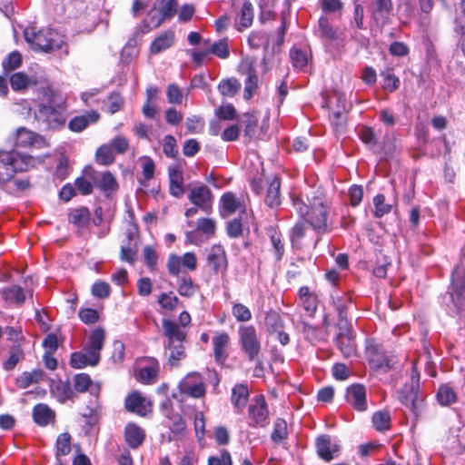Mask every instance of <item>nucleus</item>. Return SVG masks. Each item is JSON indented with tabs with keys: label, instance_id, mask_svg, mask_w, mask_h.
<instances>
[{
	"label": "nucleus",
	"instance_id": "23",
	"mask_svg": "<svg viewBox=\"0 0 465 465\" xmlns=\"http://www.w3.org/2000/svg\"><path fill=\"white\" fill-rule=\"evenodd\" d=\"M44 142V138L25 127H20L16 131L15 148L12 151H17L22 148H30Z\"/></svg>",
	"mask_w": 465,
	"mask_h": 465
},
{
	"label": "nucleus",
	"instance_id": "44",
	"mask_svg": "<svg viewBox=\"0 0 465 465\" xmlns=\"http://www.w3.org/2000/svg\"><path fill=\"white\" fill-rule=\"evenodd\" d=\"M44 371L40 369H34L31 371H24L15 379V385L19 389H26L43 380Z\"/></svg>",
	"mask_w": 465,
	"mask_h": 465
},
{
	"label": "nucleus",
	"instance_id": "62",
	"mask_svg": "<svg viewBox=\"0 0 465 465\" xmlns=\"http://www.w3.org/2000/svg\"><path fill=\"white\" fill-rule=\"evenodd\" d=\"M95 159L99 164L110 165L114 162V154L109 144L99 146L95 153Z\"/></svg>",
	"mask_w": 465,
	"mask_h": 465
},
{
	"label": "nucleus",
	"instance_id": "59",
	"mask_svg": "<svg viewBox=\"0 0 465 465\" xmlns=\"http://www.w3.org/2000/svg\"><path fill=\"white\" fill-rule=\"evenodd\" d=\"M71 452V435L68 432H63L58 435L55 442V457L60 459Z\"/></svg>",
	"mask_w": 465,
	"mask_h": 465
},
{
	"label": "nucleus",
	"instance_id": "57",
	"mask_svg": "<svg viewBox=\"0 0 465 465\" xmlns=\"http://www.w3.org/2000/svg\"><path fill=\"white\" fill-rule=\"evenodd\" d=\"M437 400L442 406H449L457 401V394L449 385H440L437 391Z\"/></svg>",
	"mask_w": 465,
	"mask_h": 465
},
{
	"label": "nucleus",
	"instance_id": "63",
	"mask_svg": "<svg viewBox=\"0 0 465 465\" xmlns=\"http://www.w3.org/2000/svg\"><path fill=\"white\" fill-rule=\"evenodd\" d=\"M195 231L212 238L215 235L216 222L212 218H200L197 220Z\"/></svg>",
	"mask_w": 465,
	"mask_h": 465
},
{
	"label": "nucleus",
	"instance_id": "14",
	"mask_svg": "<svg viewBox=\"0 0 465 465\" xmlns=\"http://www.w3.org/2000/svg\"><path fill=\"white\" fill-rule=\"evenodd\" d=\"M401 402L407 407L415 417H418L422 398L420 396V384L418 380L406 383L400 394Z\"/></svg>",
	"mask_w": 465,
	"mask_h": 465
},
{
	"label": "nucleus",
	"instance_id": "12",
	"mask_svg": "<svg viewBox=\"0 0 465 465\" xmlns=\"http://www.w3.org/2000/svg\"><path fill=\"white\" fill-rule=\"evenodd\" d=\"M181 395L200 399L206 393L205 384L198 372L188 373L178 384Z\"/></svg>",
	"mask_w": 465,
	"mask_h": 465
},
{
	"label": "nucleus",
	"instance_id": "15",
	"mask_svg": "<svg viewBox=\"0 0 465 465\" xmlns=\"http://www.w3.org/2000/svg\"><path fill=\"white\" fill-rule=\"evenodd\" d=\"M124 408L128 412L145 417L152 411V402L140 391H133L125 397Z\"/></svg>",
	"mask_w": 465,
	"mask_h": 465
},
{
	"label": "nucleus",
	"instance_id": "33",
	"mask_svg": "<svg viewBox=\"0 0 465 465\" xmlns=\"http://www.w3.org/2000/svg\"><path fill=\"white\" fill-rule=\"evenodd\" d=\"M372 15L376 22L385 24L388 22L393 10L391 0H373Z\"/></svg>",
	"mask_w": 465,
	"mask_h": 465
},
{
	"label": "nucleus",
	"instance_id": "36",
	"mask_svg": "<svg viewBox=\"0 0 465 465\" xmlns=\"http://www.w3.org/2000/svg\"><path fill=\"white\" fill-rule=\"evenodd\" d=\"M175 40L174 32L172 30H165L158 35L150 45V53L157 54L168 48H170Z\"/></svg>",
	"mask_w": 465,
	"mask_h": 465
},
{
	"label": "nucleus",
	"instance_id": "47",
	"mask_svg": "<svg viewBox=\"0 0 465 465\" xmlns=\"http://www.w3.org/2000/svg\"><path fill=\"white\" fill-rule=\"evenodd\" d=\"M91 219L90 211L87 207H80L72 210L68 214L69 223L78 228H84L88 225Z\"/></svg>",
	"mask_w": 465,
	"mask_h": 465
},
{
	"label": "nucleus",
	"instance_id": "40",
	"mask_svg": "<svg viewBox=\"0 0 465 465\" xmlns=\"http://www.w3.org/2000/svg\"><path fill=\"white\" fill-rule=\"evenodd\" d=\"M100 359L97 357L94 360L89 354L88 348L84 347L83 351H75L71 354L70 365L74 369H82L88 365L95 366L99 363Z\"/></svg>",
	"mask_w": 465,
	"mask_h": 465
},
{
	"label": "nucleus",
	"instance_id": "7",
	"mask_svg": "<svg viewBox=\"0 0 465 465\" xmlns=\"http://www.w3.org/2000/svg\"><path fill=\"white\" fill-rule=\"evenodd\" d=\"M308 226L305 223L299 222L292 229L291 242L294 249L315 248L321 241L322 234H315L314 232L310 234Z\"/></svg>",
	"mask_w": 465,
	"mask_h": 465
},
{
	"label": "nucleus",
	"instance_id": "60",
	"mask_svg": "<svg viewBox=\"0 0 465 465\" xmlns=\"http://www.w3.org/2000/svg\"><path fill=\"white\" fill-rule=\"evenodd\" d=\"M21 64V54L18 51H13L2 61L3 72L7 76L10 72L19 68Z\"/></svg>",
	"mask_w": 465,
	"mask_h": 465
},
{
	"label": "nucleus",
	"instance_id": "1",
	"mask_svg": "<svg viewBox=\"0 0 465 465\" xmlns=\"http://www.w3.org/2000/svg\"><path fill=\"white\" fill-rule=\"evenodd\" d=\"M299 196H292V205L302 222L311 226L315 234L329 233L333 226L328 223L330 204L320 189H312Z\"/></svg>",
	"mask_w": 465,
	"mask_h": 465
},
{
	"label": "nucleus",
	"instance_id": "17",
	"mask_svg": "<svg viewBox=\"0 0 465 465\" xmlns=\"http://www.w3.org/2000/svg\"><path fill=\"white\" fill-rule=\"evenodd\" d=\"M331 304L337 313L336 327L351 325L348 319V312L352 305V297L351 294L343 292L341 294L331 295Z\"/></svg>",
	"mask_w": 465,
	"mask_h": 465
},
{
	"label": "nucleus",
	"instance_id": "6",
	"mask_svg": "<svg viewBox=\"0 0 465 465\" xmlns=\"http://www.w3.org/2000/svg\"><path fill=\"white\" fill-rule=\"evenodd\" d=\"M238 334L241 350L247 356L248 361L257 360L262 351V343L256 328L253 325L241 326Z\"/></svg>",
	"mask_w": 465,
	"mask_h": 465
},
{
	"label": "nucleus",
	"instance_id": "11",
	"mask_svg": "<svg viewBox=\"0 0 465 465\" xmlns=\"http://www.w3.org/2000/svg\"><path fill=\"white\" fill-rule=\"evenodd\" d=\"M337 332L334 342L343 357L350 358L357 353L355 333L352 325L336 327Z\"/></svg>",
	"mask_w": 465,
	"mask_h": 465
},
{
	"label": "nucleus",
	"instance_id": "53",
	"mask_svg": "<svg viewBox=\"0 0 465 465\" xmlns=\"http://www.w3.org/2000/svg\"><path fill=\"white\" fill-rule=\"evenodd\" d=\"M199 291L198 284L194 283L189 275H183L178 282V293L186 298H191Z\"/></svg>",
	"mask_w": 465,
	"mask_h": 465
},
{
	"label": "nucleus",
	"instance_id": "29",
	"mask_svg": "<svg viewBox=\"0 0 465 465\" xmlns=\"http://www.w3.org/2000/svg\"><path fill=\"white\" fill-rule=\"evenodd\" d=\"M10 85L13 91L25 93L30 87L35 86L38 81L35 76H30L25 72H16L9 76Z\"/></svg>",
	"mask_w": 465,
	"mask_h": 465
},
{
	"label": "nucleus",
	"instance_id": "58",
	"mask_svg": "<svg viewBox=\"0 0 465 465\" xmlns=\"http://www.w3.org/2000/svg\"><path fill=\"white\" fill-rule=\"evenodd\" d=\"M288 438L287 422L282 418H277L274 421L273 430L271 433V440L274 443H281Z\"/></svg>",
	"mask_w": 465,
	"mask_h": 465
},
{
	"label": "nucleus",
	"instance_id": "25",
	"mask_svg": "<svg viewBox=\"0 0 465 465\" xmlns=\"http://www.w3.org/2000/svg\"><path fill=\"white\" fill-rule=\"evenodd\" d=\"M96 182V171L92 166H85L83 175L74 181L75 190L82 195H89L94 191V183Z\"/></svg>",
	"mask_w": 465,
	"mask_h": 465
},
{
	"label": "nucleus",
	"instance_id": "49",
	"mask_svg": "<svg viewBox=\"0 0 465 465\" xmlns=\"http://www.w3.org/2000/svg\"><path fill=\"white\" fill-rule=\"evenodd\" d=\"M242 124H243L244 138H246L249 143L256 135L258 117L254 114L245 113L242 115Z\"/></svg>",
	"mask_w": 465,
	"mask_h": 465
},
{
	"label": "nucleus",
	"instance_id": "16",
	"mask_svg": "<svg viewBox=\"0 0 465 465\" xmlns=\"http://www.w3.org/2000/svg\"><path fill=\"white\" fill-rule=\"evenodd\" d=\"M315 448L318 457L325 462L331 461L341 452L340 444L332 443L328 434H322L315 439Z\"/></svg>",
	"mask_w": 465,
	"mask_h": 465
},
{
	"label": "nucleus",
	"instance_id": "42",
	"mask_svg": "<svg viewBox=\"0 0 465 465\" xmlns=\"http://www.w3.org/2000/svg\"><path fill=\"white\" fill-rule=\"evenodd\" d=\"M54 417V411L46 404L38 403L33 409L34 421L39 426H46Z\"/></svg>",
	"mask_w": 465,
	"mask_h": 465
},
{
	"label": "nucleus",
	"instance_id": "8",
	"mask_svg": "<svg viewBox=\"0 0 465 465\" xmlns=\"http://www.w3.org/2000/svg\"><path fill=\"white\" fill-rule=\"evenodd\" d=\"M249 426L252 428H265L269 424V410L265 397L256 395L248 407Z\"/></svg>",
	"mask_w": 465,
	"mask_h": 465
},
{
	"label": "nucleus",
	"instance_id": "48",
	"mask_svg": "<svg viewBox=\"0 0 465 465\" xmlns=\"http://www.w3.org/2000/svg\"><path fill=\"white\" fill-rule=\"evenodd\" d=\"M371 422L375 430L379 432L389 430L391 424L390 411L386 410L375 411L372 414Z\"/></svg>",
	"mask_w": 465,
	"mask_h": 465
},
{
	"label": "nucleus",
	"instance_id": "20",
	"mask_svg": "<svg viewBox=\"0 0 465 465\" xmlns=\"http://www.w3.org/2000/svg\"><path fill=\"white\" fill-rule=\"evenodd\" d=\"M169 193L175 198H181L185 192L183 173L181 163L168 167Z\"/></svg>",
	"mask_w": 465,
	"mask_h": 465
},
{
	"label": "nucleus",
	"instance_id": "38",
	"mask_svg": "<svg viewBox=\"0 0 465 465\" xmlns=\"http://www.w3.org/2000/svg\"><path fill=\"white\" fill-rule=\"evenodd\" d=\"M104 331L102 328H96L91 332V335L89 337V341L87 345L85 346L88 348L89 354L91 357H94V360H96L98 357H100V352L104 347Z\"/></svg>",
	"mask_w": 465,
	"mask_h": 465
},
{
	"label": "nucleus",
	"instance_id": "50",
	"mask_svg": "<svg viewBox=\"0 0 465 465\" xmlns=\"http://www.w3.org/2000/svg\"><path fill=\"white\" fill-rule=\"evenodd\" d=\"M240 81L234 77L223 79L217 88L223 96L233 97L241 90Z\"/></svg>",
	"mask_w": 465,
	"mask_h": 465
},
{
	"label": "nucleus",
	"instance_id": "4",
	"mask_svg": "<svg viewBox=\"0 0 465 465\" xmlns=\"http://www.w3.org/2000/svg\"><path fill=\"white\" fill-rule=\"evenodd\" d=\"M25 37L35 48L45 52L58 50L64 43L61 35L50 28H43L38 31H35V28H27L25 31Z\"/></svg>",
	"mask_w": 465,
	"mask_h": 465
},
{
	"label": "nucleus",
	"instance_id": "10",
	"mask_svg": "<svg viewBox=\"0 0 465 465\" xmlns=\"http://www.w3.org/2000/svg\"><path fill=\"white\" fill-rule=\"evenodd\" d=\"M187 197L192 204L197 206L203 212L206 213H212L213 194L211 189L206 184H192L189 189Z\"/></svg>",
	"mask_w": 465,
	"mask_h": 465
},
{
	"label": "nucleus",
	"instance_id": "27",
	"mask_svg": "<svg viewBox=\"0 0 465 465\" xmlns=\"http://www.w3.org/2000/svg\"><path fill=\"white\" fill-rule=\"evenodd\" d=\"M243 73L247 75L244 81L243 98L251 100L258 90L259 83L254 64L252 62L246 63Z\"/></svg>",
	"mask_w": 465,
	"mask_h": 465
},
{
	"label": "nucleus",
	"instance_id": "18",
	"mask_svg": "<svg viewBox=\"0 0 465 465\" xmlns=\"http://www.w3.org/2000/svg\"><path fill=\"white\" fill-rule=\"evenodd\" d=\"M347 402L357 411H365L368 408L366 389L361 383H354L346 390Z\"/></svg>",
	"mask_w": 465,
	"mask_h": 465
},
{
	"label": "nucleus",
	"instance_id": "35",
	"mask_svg": "<svg viewBox=\"0 0 465 465\" xmlns=\"http://www.w3.org/2000/svg\"><path fill=\"white\" fill-rule=\"evenodd\" d=\"M220 215L226 218L240 208L241 203L232 192L223 193L220 199Z\"/></svg>",
	"mask_w": 465,
	"mask_h": 465
},
{
	"label": "nucleus",
	"instance_id": "21",
	"mask_svg": "<svg viewBox=\"0 0 465 465\" xmlns=\"http://www.w3.org/2000/svg\"><path fill=\"white\" fill-rule=\"evenodd\" d=\"M450 297L454 301V297L459 302L465 300V268L456 265L451 272L450 278Z\"/></svg>",
	"mask_w": 465,
	"mask_h": 465
},
{
	"label": "nucleus",
	"instance_id": "46",
	"mask_svg": "<svg viewBox=\"0 0 465 465\" xmlns=\"http://www.w3.org/2000/svg\"><path fill=\"white\" fill-rule=\"evenodd\" d=\"M264 325L269 334H275L284 329V322L279 312L269 310L265 313Z\"/></svg>",
	"mask_w": 465,
	"mask_h": 465
},
{
	"label": "nucleus",
	"instance_id": "64",
	"mask_svg": "<svg viewBox=\"0 0 465 465\" xmlns=\"http://www.w3.org/2000/svg\"><path fill=\"white\" fill-rule=\"evenodd\" d=\"M160 306L167 311H173L180 303L178 297L173 292H162L158 297Z\"/></svg>",
	"mask_w": 465,
	"mask_h": 465
},
{
	"label": "nucleus",
	"instance_id": "31",
	"mask_svg": "<svg viewBox=\"0 0 465 465\" xmlns=\"http://www.w3.org/2000/svg\"><path fill=\"white\" fill-rule=\"evenodd\" d=\"M74 389L75 392L84 393L90 390L91 393L98 394L100 392V385L94 384L89 374L82 372L74 375Z\"/></svg>",
	"mask_w": 465,
	"mask_h": 465
},
{
	"label": "nucleus",
	"instance_id": "51",
	"mask_svg": "<svg viewBox=\"0 0 465 465\" xmlns=\"http://www.w3.org/2000/svg\"><path fill=\"white\" fill-rule=\"evenodd\" d=\"M166 347L170 351L168 357V363L170 366H180L181 361L186 358V351L183 342L167 344Z\"/></svg>",
	"mask_w": 465,
	"mask_h": 465
},
{
	"label": "nucleus",
	"instance_id": "55",
	"mask_svg": "<svg viewBox=\"0 0 465 465\" xmlns=\"http://www.w3.org/2000/svg\"><path fill=\"white\" fill-rule=\"evenodd\" d=\"M97 185L106 195L116 192L119 188L115 176L110 171H106L102 173Z\"/></svg>",
	"mask_w": 465,
	"mask_h": 465
},
{
	"label": "nucleus",
	"instance_id": "43",
	"mask_svg": "<svg viewBox=\"0 0 465 465\" xmlns=\"http://www.w3.org/2000/svg\"><path fill=\"white\" fill-rule=\"evenodd\" d=\"M249 396L250 393L247 383H237L232 389V404L236 408L242 409L246 406Z\"/></svg>",
	"mask_w": 465,
	"mask_h": 465
},
{
	"label": "nucleus",
	"instance_id": "30",
	"mask_svg": "<svg viewBox=\"0 0 465 465\" xmlns=\"http://www.w3.org/2000/svg\"><path fill=\"white\" fill-rule=\"evenodd\" d=\"M162 326L163 335L167 339V344L184 342L186 332L182 331L176 322L169 319H163Z\"/></svg>",
	"mask_w": 465,
	"mask_h": 465
},
{
	"label": "nucleus",
	"instance_id": "28",
	"mask_svg": "<svg viewBox=\"0 0 465 465\" xmlns=\"http://www.w3.org/2000/svg\"><path fill=\"white\" fill-rule=\"evenodd\" d=\"M100 118V114L95 110L86 111L81 115L74 116L68 123V128L74 133L84 131L88 125L95 124Z\"/></svg>",
	"mask_w": 465,
	"mask_h": 465
},
{
	"label": "nucleus",
	"instance_id": "24",
	"mask_svg": "<svg viewBox=\"0 0 465 465\" xmlns=\"http://www.w3.org/2000/svg\"><path fill=\"white\" fill-rule=\"evenodd\" d=\"M298 297L306 315L313 318L318 309V295L311 291L308 286H302L299 289Z\"/></svg>",
	"mask_w": 465,
	"mask_h": 465
},
{
	"label": "nucleus",
	"instance_id": "19",
	"mask_svg": "<svg viewBox=\"0 0 465 465\" xmlns=\"http://www.w3.org/2000/svg\"><path fill=\"white\" fill-rule=\"evenodd\" d=\"M234 27L242 32L252 26L254 18L253 5L250 0H242L239 8L235 7Z\"/></svg>",
	"mask_w": 465,
	"mask_h": 465
},
{
	"label": "nucleus",
	"instance_id": "26",
	"mask_svg": "<svg viewBox=\"0 0 465 465\" xmlns=\"http://www.w3.org/2000/svg\"><path fill=\"white\" fill-rule=\"evenodd\" d=\"M145 430L134 422H128L124 427V440L131 449H138L144 441Z\"/></svg>",
	"mask_w": 465,
	"mask_h": 465
},
{
	"label": "nucleus",
	"instance_id": "32",
	"mask_svg": "<svg viewBox=\"0 0 465 465\" xmlns=\"http://www.w3.org/2000/svg\"><path fill=\"white\" fill-rule=\"evenodd\" d=\"M151 364L139 369L135 379L143 384H153L156 381L159 372V362L156 359H150Z\"/></svg>",
	"mask_w": 465,
	"mask_h": 465
},
{
	"label": "nucleus",
	"instance_id": "54",
	"mask_svg": "<svg viewBox=\"0 0 465 465\" xmlns=\"http://www.w3.org/2000/svg\"><path fill=\"white\" fill-rule=\"evenodd\" d=\"M247 42L252 49L257 50L263 47L266 50L269 45L270 35L266 32L253 30L248 35Z\"/></svg>",
	"mask_w": 465,
	"mask_h": 465
},
{
	"label": "nucleus",
	"instance_id": "2",
	"mask_svg": "<svg viewBox=\"0 0 465 465\" xmlns=\"http://www.w3.org/2000/svg\"><path fill=\"white\" fill-rule=\"evenodd\" d=\"M45 101L40 102L35 111V119L44 131H57L64 127L66 123L67 104L64 98L56 94L47 87Z\"/></svg>",
	"mask_w": 465,
	"mask_h": 465
},
{
	"label": "nucleus",
	"instance_id": "13",
	"mask_svg": "<svg viewBox=\"0 0 465 465\" xmlns=\"http://www.w3.org/2000/svg\"><path fill=\"white\" fill-rule=\"evenodd\" d=\"M166 267L172 276H178L182 268L193 272L197 268V257L193 252H187L182 256L171 253L168 256Z\"/></svg>",
	"mask_w": 465,
	"mask_h": 465
},
{
	"label": "nucleus",
	"instance_id": "56",
	"mask_svg": "<svg viewBox=\"0 0 465 465\" xmlns=\"http://www.w3.org/2000/svg\"><path fill=\"white\" fill-rule=\"evenodd\" d=\"M380 75L382 77V88L390 93L395 92L399 89L401 81L400 78L393 73L391 68H387L381 72Z\"/></svg>",
	"mask_w": 465,
	"mask_h": 465
},
{
	"label": "nucleus",
	"instance_id": "3",
	"mask_svg": "<svg viewBox=\"0 0 465 465\" xmlns=\"http://www.w3.org/2000/svg\"><path fill=\"white\" fill-rule=\"evenodd\" d=\"M41 162L40 158L17 151L0 150V185L11 181L16 173L28 172Z\"/></svg>",
	"mask_w": 465,
	"mask_h": 465
},
{
	"label": "nucleus",
	"instance_id": "39",
	"mask_svg": "<svg viewBox=\"0 0 465 465\" xmlns=\"http://www.w3.org/2000/svg\"><path fill=\"white\" fill-rule=\"evenodd\" d=\"M2 297L6 303L22 306L25 302L24 289L19 285H11L4 288L1 292Z\"/></svg>",
	"mask_w": 465,
	"mask_h": 465
},
{
	"label": "nucleus",
	"instance_id": "22",
	"mask_svg": "<svg viewBox=\"0 0 465 465\" xmlns=\"http://www.w3.org/2000/svg\"><path fill=\"white\" fill-rule=\"evenodd\" d=\"M230 343V336L226 331H218L213 337V358L219 365H224L228 359L227 347Z\"/></svg>",
	"mask_w": 465,
	"mask_h": 465
},
{
	"label": "nucleus",
	"instance_id": "45",
	"mask_svg": "<svg viewBox=\"0 0 465 465\" xmlns=\"http://www.w3.org/2000/svg\"><path fill=\"white\" fill-rule=\"evenodd\" d=\"M24 358L25 352L21 342L14 343L9 349L8 358L3 362V369L6 371H13Z\"/></svg>",
	"mask_w": 465,
	"mask_h": 465
},
{
	"label": "nucleus",
	"instance_id": "52",
	"mask_svg": "<svg viewBox=\"0 0 465 465\" xmlns=\"http://www.w3.org/2000/svg\"><path fill=\"white\" fill-rule=\"evenodd\" d=\"M142 161V176L139 177L138 183L142 187H147L148 182L154 177L155 164L151 157L145 156Z\"/></svg>",
	"mask_w": 465,
	"mask_h": 465
},
{
	"label": "nucleus",
	"instance_id": "9",
	"mask_svg": "<svg viewBox=\"0 0 465 465\" xmlns=\"http://www.w3.org/2000/svg\"><path fill=\"white\" fill-rule=\"evenodd\" d=\"M206 266L215 275H225L229 267V260L224 247L220 243L213 244L206 254Z\"/></svg>",
	"mask_w": 465,
	"mask_h": 465
},
{
	"label": "nucleus",
	"instance_id": "34",
	"mask_svg": "<svg viewBox=\"0 0 465 465\" xmlns=\"http://www.w3.org/2000/svg\"><path fill=\"white\" fill-rule=\"evenodd\" d=\"M338 103L341 104L338 110L333 111L330 115L331 124L334 131L338 134H343L346 130L347 124V111L345 109V100L342 97H338Z\"/></svg>",
	"mask_w": 465,
	"mask_h": 465
},
{
	"label": "nucleus",
	"instance_id": "5",
	"mask_svg": "<svg viewBox=\"0 0 465 465\" xmlns=\"http://www.w3.org/2000/svg\"><path fill=\"white\" fill-rule=\"evenodd\" d=\"M365 354L370 367L376 371L388 372L397 363L396 356L384 351L373 339L367 340Z\"/></svg>",
	"mask_w": 465,
	"mask_h": 465
},
{
	"label": "nucleus",
	"instance_id": "37",
	"mask_svg": "<svg viewBox=\"0 0 465 465\" xmlns=\"http://www.w3.org/2000/svg\"><path fill=\"white\" fill-rule=\"evenodd\" d=\"M265 204L270 208L278 207L281 203V179L274 176L270 182L264 198Z\"/></svg>",
	"mask_w": 465,
	"mask_h": 465
},
{
	"label": "nucleus",
	"instance_id": "61",
	"mask_svg": "<svg viewBox=\"0 0 465 465\" xmlns=\"http://www.w3.org/2000/svg\"><path fill=\"white\" fill-rule=\"evenodd\" d=\"M385 200V195L382 193H378L377 195L374 196V217L381 218L391 212L393 205L391 203H387Z\"/></svg>",
	"mask_w": 465,
	"mask_h": 465
},
{
	"label": "nucleus",
	"instance_id": "41",
	"mask_svg": "<svg viewBox=\"0 0 465 465\" xmlns=\"http://www.w3.org/2000/svg\"><path fill=\"white\" fill-rule=\"evenodd\" d=\"M266 233L270 237L275 261L279 262L282 259L285 252L282 232L277 228L269 226L266 228Z\"/></svg>",
	"mask_w": 465,
	"mask_h": 465
}]
</instances>
